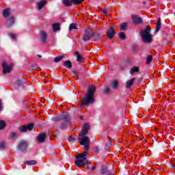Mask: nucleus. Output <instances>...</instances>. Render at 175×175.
I'll use <instances>...</instances> for the list:
<instances>
[{
    "label": "nucleus",
    "mask_w": 175,
    "mask_h": 175,
    "mask_svg": "<svg viewBox=\"0 0 175 175\" xmlns=\"http://www.w3.org/2000/svg\"><path fill=\"white\" fill-rule=\"evenodd\" d=\"M131 18L134 24H142L143 23V18L137 15H132Z\"/></svg>",
    "instance_id": "nucleus-8"
},
{
    "label": "nucleus",
    "mask_w": 175,
    "mask_h": 175,
    "mask_svg": "<svg viewBox=\"0 0 175 175\" xmlns=\"http://www.w3.org/2000/svg\"><path fill=\"white\" fill-rule=\"evenodd\" d=\"M14 24V17L11 16L7 21L8 27H12Z\"/></svg>",
    "instance_id": "nucleus-19"
},
{
    "label": "nucleus",
    "mask_w": 175,
    "mask_h": 175,
    "mask_svg": "<svg viewBox=\"0 0 175 175\" xmlns=\"http://www.w3.org/2000/svg\"><path fill=\"white\" fill-rule=\"evenodd\" d=\"M53 30L54 31V32H57V31H59V23L53 24Z\"/></svg>",
    "instance_id": "nucleus-25"
},
{
    "label": "nucleus",
    "mask_w": 175,
    "mask_h": 175,
    "mask_svg": "<svg viewBox=\"0 0 175 175\" xmlns=\"http://www.w3.org/2000/svg\"><path fill=\"white\" fill-rule=\"evenodd\" d=\"M135 80H136V78H132L130 80L127 81L126 82V88L128 90L131 89L132 85H133V83H135Z\"/></svg>",
    "instance_id": "nucleus-14"
},
{
    "label": "nucleus",
    "mask_w": 175,
    "mask_h": 175,
    "mask_svg": "<svg viewBox=\"0 0 175 175\" xmlns=\"http://www.w3.org/2000/svg\"><path fill=\"white\" fill-rule=\"evenodd\" d=\"M27 148H28V143H27V142H21L19 144L18 149L21 151L24 152V151H25L27 150Z\"/></svg>",
    "instance_id": "nucleus-10"
},
{
    "label": "nucleus",
    "mask_w": 175,
    "mask_h": 175,
    "mask_svg": "<svg viewBox=\"0 0 175 175\" xmlns=\"http://www.w3.org/2000/svg\"><path fill=\"white\" fill-rule=\"evenodd\" d=\"M16 84L17 85L20 86V85H23V81L21 79H18L16 81Z\"/></svg>",
    "instance_id": "nucleus-40"
},
{
    "label": "nucleus",
    "mask_w": 175,
    "mask_h": 175,
    "mask_svg": "<svg viewBox=\"0 0 175 175\" xmlns=\"http://www.w3.org/2000/svg\"><path fill=\"white\" fill-rule=\"evenodd\" d=\"M64 66L66 68H68V69H70L72 68V62L70 60H67L64 63Z\"/></svg>",
    "instance_id": "nucleus-23"
},
{
    "label": "nucleus",
    "mask_w": 175,
    "mask_h": 175,
    "mask_svg": "<svg viewBox=\"0 0 175 175\" xmlns=\"http://www.w3.org/2000/svg\"><path fill=\"white\" fill-rule=\"evenodd\" d=\"M151 61H152V56H151L150 55H149L146 57V64H150V62H151Z\"/></svg>",
    "instance_id": "nucleus-33"
},
{
    "label": "nucleus",
    "mask_w": 175,
    "mask_h": 175,
    "mask_svg": "<svg viewBox=\"0 0 175 175\" xmlns=\"http://www.w3.org/2000/svg\"><path fill=\"white\" fill-rule=\"evenodd\" d=\"M126 27H128V23H123L120 25V31H125L126 29Z\"/></svg>",
    "instance_id": "nucleus-24"
},
{
    "label": "nucleus",
    "mask_w": 175,
    "mask_h": 175,
    "mask_svg": "<svg viewBox=\"0 0 175 175\" xmlns=\"http://www.w3.org/2000/svg\"><path fill=\"white\" fill-rule=\"evenodd\" d=\"M38 143H43L44 140L46 139V133H41L40 134L38 137Z\"/></svg>",
    "instance_id": "nucleus-16"
},
{
    "label": "nucleus",
    "mask_w": 175,
    "mask_h": 175,
    "mask_svg": "<svg viewBox=\"0 0 175 175\" xmlns=\"http://www.w3.org/2000/svg\"><path fill=\"white\" fill-rule=\"evenodd\" d=\"M90 131V125L88 123H85L83 126L82 131L79 133L78 141L81 146H84L85 151L82 153H79L76 156L75 165L77 167H84L85 165H91V161L87 159V155H88V150H90V143L91 140L90 137L85 136L88 135V131Z\"/></svg>",
    "instance_id": "nucleus-1"
},
{
    "label": "nucleus",
    "mask_w": 175,
    "mask_h": 175,
    "mask_svg": "<svg viewBox=\"0 0 175 175\" xmlns=\"http://www.w3.org/2000/svg\"><path fill=\"white\" fill-rule=\"evenodd\" d=\"M116 35V31H114V27H110L109 29L107 31V36L109 39H113Z\"/></svg>",
    "instance_id": "nucleus-7"
},
{
    "label": "nucleus",
    "mask_w": 175,
    "mask_h": 175,
    "mask_svg": "<svg viewBox=\"0 0 175 175\" xmlns=\"http://www.w3.org/2000/svg\"><path fill=\"white\" fill-rule=\"evenodd\" d=\"M40 40L42 42V43H46L47 40V33L46 31H40Z\"/></svg>",
    "instance_id": "nucleus-11"
},
{
    "label": "nucleus",
    "mask_w": 175,
    "mask_h": 175,
    "mask_svg": "<svg viewBox=\"0 0 175 175\" xmlns=\"http://www.w3.org/2000/svg\"><path fill=\"white\" fill-rule=\"evenodd\" d=\"M151 27L146 26V27L142 30L141 36L144 43H151L152 42V36H151Z\"/></svg>",
    "instance_id": "nucleus-3"
},
{
    "label": "nucleus",
    "mask_w": 175,
    "mask_h": 175,
    "mask_svg": "<svg viewBox=\"0 0 175 175\" xmlns=\"http://www.w3.org/2000/svg\"><path fill=\"white\" fill-rule=\"evenodd\" d=\"M38 57H39V58H42V55H38Z\"/></svg>",
    "instance_id": "nucleus-45"
},
{
    "label": "nucleus",
    "mask_w": 175,
    "mask_h": 175,
    "mask_svg": "<svg viewBox=\"0 0 175 175\" xmlns=\"http://www.w3.org/2000/svg\"><path fill=\"white\" fill-rule=\"evenodd\" d=\"M119 38L122 40H125V39L126 38V36H125V33H124V32L119 33Z\"/></svg>",
    "instance_id": "nucleus-30"
},
{
    "label": "nucleus",
    "mask_w": 175,
    "mask_h": 175,
    "mask_svg": "<svg viewBox=\"0 0 175 175\" xmlns=\"http://www.w3.org/2000/svg\"><path fill=\"white\" fill-rule=\"evenodd\" d=\"M85 165H87V167H86L87 170H90V169H91V167H90V165H88L90 164H85Z\"/></svg>",
    "instance_id": "nucleus-42"
},
{
    "label": "nucleus",
    "mask_w": 175,
    "mask_h": 175,
    "mask_svg": "<svg viewBox=\"0 0 175 175\" xmlns=\"http://www.w3.org/2000/svg\"><path fill=\"white\" fill-rule=\"evenodd\" d=\"M47 3V1L46 0H42L40 2L37 3V9L38 10H42L43 8V6Z\"/></svg>",
    "instance_id": "nucleus-15"
},
{
    "label": "nucleus",
    "mask_w": 175,
    "mask_h": 175,
    "mask_svg": "<svg viewBox=\"0 0 175 175\" xmlns=\"http://www.w3.org/2000/svg\"><path fill=\"white\" fill-rule=\"evenodd\" d=\"M12 69H13L12 64H8L6 62L3 63V73H10Z\"/></svg>",
    "instance_id": "nucleus-6"
},
{
    "label": "nucleus",
    "mask_w": 175,
    "mask_h": 175,
    "mask_svg": "<svg viewBox=\"0 0 175 175\" xmlns=\"http://www.w3.org/2000/svg\"><path fill=\"white\" fill-rule=\"evenodd\" d=\"M159 29H161V18H159L157 22L156 32H158V31H159Z\"/></svg>",
    "instance_id": "nucleus-26"
},
{
    "label": "nucleus",
    "mask_w": 175,
    "mask_h": 175,
    "mask_svg": "<svg viewBox=\"0 0 175 175\" xmlns=\"http://www.w3.org/2000/svg\"><path fill=\"white\" fill-rule=\"evenodd\" d=\"M24 163L25 165H28L29 166H31L32 165H36V163H38V161L35 160L25 161Z\"/></svg>",
    "instance_id": "nucleus-20"
},
{
    "label": "nucleus",
    "mask_w": 175,
    "mask_h": 175,
    "mask_svg": "<svg viewBox=\"0 0 175 175\" xmlns=\"http://www.w3.org/2000/svg\"><path fill=\"white\" fill-rule=\"evenodd\" d=\"M85 0H72V5H80V3H83Z\"/></svg>",
    "instance_id": "nucleus-29"
},
{
    "label": "nucleus",
    "mask_w": 175,
    "mask_h": 175,
    "mask_svg": "<svg viewBox=\"0 0 175 175\" xmlns=\"http://www.w3.org/2000/svg\"><path fill=\"white\" fill-rule=\"evenodd\" d=\"M16 133H11L9 135L10 139H16Z\"/></svg>",
    "instance_id": "nucleus-34"
},
{
    "label": "nucleus",
    "mask_w": 175,
    "mask_h": 175,
    "mask_svg": "<svg viewBox=\"0 0 175 175\" xmlns=\"http://www.w3.org/2000/svg\"><path fill=\"white\" fill-rule=\"evenodd\" d=\"M108 12H109V10L108 9H103V13L104 14H107Z\"/></svg>",
    "instance_id": "nucleus-41"
},
{
    "label": "nucleus",
    "mask_w": 175,
    "mask_h": 175,
    "mask_svg": "<svg viewBox=\"0 0 175 175\" xmlns=\"http://www.w3.org/2000/svg\"><path fill=\"white\" fill-rule=\"evenodd\" d=\"M72 29H77V25L76 23H71L69 26V31H72Z\"/></svg>",
    "instance_id": "nucleus-28"
},
{
    "label": "nucleus",
    "mask_w": 175,
    "mask_h": 175,
    "mask_svg": "<svg viewBox=\"0 0 175 175\" xmlns=\"http://www.w3.org/2000/svg\"><path fill=\"white\" fill-rule=\"evenodd\" d=\"M62 3L64 6H72L73 5V0H62Z\"/></svg>",
    "instance_id": "nucleus-17"
},
{
    "label": "nucleus",
    "mask_w": 175,
    "mask_h": 175,
    "mask_svg": "<svg viewBox=\"0 0 175 175\" xmlns=\"http://www.w3.org/2000/svg\"><path fill=\"white\" fill-rule=\"evenodd\" d=\"M76 138H75L73 136L70 135L68 138V142H75Z\"/></svg>",
    "instance_id": "nucleus-38"
},
{
    "label": "nucleus",
    "mask_w": 175,
    "mask_h": 175,
    "mask_svg": "<svg viewBox=\"0 0 175 175\" xmlns=\"http://www.w3.org/2000/svg\"><path fill=\"white\" fill-rule=\"evenodd\" d=\"M139 67H133V68L131 69L130 73L131 75H133V73H136L139 72Z\"/></svg>",
    "instance_id": "nucleus-27"
},
{
    "label": "nucleus",
    "mask_w": 175,
    "mask_h": 175,
    "mask_svg": "<svg viewBox=\"0 0 175 175\" xmlns=\"http://www.w3.org/2000/svg\"><path fill=\"white\" fill-rule=\"evenodd\" d=\"M75 73L76 74V73H77V72L75 71Z\"/></svg>",
    "instance_id": "nucleus-47"
},
{
    "label": "nucleus",
    "mask_w": 175,
    "mask_h": 175,
    "mask_svg": "<svg viewBox=\"0 0 175 175\" xmlns=\"http://www.w3.org/2000/svg\"><path fill=\"white\" fill-rule=\"evenodd\" d=\"M95 94V88L94 86L90 87L88 90L87 94L83 98V105H91L95 102V98L94 95Z\"/></svg>",
    "instance_id": "nucleus-2"
},
{
    "label": "nucleus",
    "mask_w": 175,
    "mask_h": 175,
    "mask_svg": "<svg viewBox=\"0 0 175 175\" xmlns=\"http://www.w3.org/2000/svg\"><path fill=\"white\" fill-rule=\"evenodd\" d=\"M68 118H69V115L68 114H64L62 116V118L59 117H55L52 118V121H53V122H58L62 120H68Z\"/></svg>",
    "instance_id": "nucleus-9"
},
{
    "label": "nucleus",
    "mask_w": 175,
    "mask_h": 175,
    "mask_svg": "<svg viewBox=\"0 0 175 175\" xmlns=\"http://www.w3.org/2000/svg\"><path fill=\"white\" fill-rule=\"evenodd\" d=\"M75 55H77V62L81 63V62H84V59H83V57L81 56L80 53H79V51H76L75 52Z\"/></svg>",
    "instance_id": "nucleus-18"
},
{
    "label": "nucleus",
    "mask_w": 175,
    "mask_h": 175,
    "mask_svg": "<svg viewBox=\"0 0 175 175\" xmlns=\"http://www.w3.org/2000/svg\"><path fill=\"white\" fill-rule=\"evenodd\" d=\"M66 120V122L64 123H62L60 126V128L62 129H66V128H68V126H70V120L69 119V116L68 118V119H64Z\"/></svg>",
    "instance_id": "nucleus-12"
},
{
    "label": "nucleus",
    "mask_w": 175,
    "mask_h": 175,
    "mask_svg": "<svg viewBox=\"0 0 175 175\" xmlns=\"http://www.w3.org/2000/svg\"><path fill=\"white\" fill-rule=\"evenodd\" d=\"M33 128H35V124L31 123L27 125H25V126H21L19 127V132L21 133H25V132H28V131H32V129H33Z\"/></svg>",
    "instance_id": "nucleus-5"
},
{
    "label": "nucleus",
    "mask_w": 175,
    "mask_h": 175,
    "mask_svg": "<svg viewBox=\"0 0 175 175\" xmlns=\"http://www.w3.org/2000/svg\"><path fill=\"white\" fill-rule=\"evenodd\" d=\"M64 57V55H61L55 57L54 62H59V61H61Z\"/></svg>",
    "instance_id": "nucleus-32"
},
{
    "label": "nucleus",
    "mask_w": 175,
    "mask_h": 175,
    "mask_svg": "<svg viewBox=\"0 0 175 175\" xmlns=\"http://www.w3.org/2000/svg\"><path fill=\"white\" fill-rule=\"evenodd\" d=\"M143 3H144V4L146 3V1H144Z\"/></svg>",
    "instance_id": "nucleus-46"
},
{
    "label": "nucleus",
    "mask_w": 175,
    "mask_h": 175,
    "mask_svg": "<svg viewBox=\"0 0 175 175\" xmlns=\"http://www.w3.org/2000/svg\"><path fill=\"white\" fill-rule=\"evenodd\" d=\"M98 166V164L96 163H95L93 166L91 167V170L92 172H94V170H95V169H96V167Z\"/></svg>",
    "instance_id": "nucleus-39"
},
{
    "label": "nucleus",
    "mask_w": 175,
    "mask_h": 175,
    "mask_svg": "<svg viewBox=\"0 0 175 175\" xmlns=\"http://www.w3.org/2000/svg\"><path fill=\"white\" fill-rule=\"evenodd\" d=\"M101 174L103 175H112L111 171L107 170V167H106V166L101 167Z\"/></svg>",
    "instance_id": "nucleus-13"
},
{
    "label": "nucleus",
    "mask_w": 175,
    "mask_h": 175,
    "mask_svg": "<svg viewBox=\"0 0 175 175\" xmlns=\"http://www.w3.org/2000/svg\"><path fill=\"white\" fill-rule=\"evenodd\" d=\"M111 87L113 90H117V88H118V81L113 80L111 82Z\"/></svg>",
    "instance_id": "nucleus-22"
},
{
    "label": "nucleus",
    "mask_w": 175,
    "mask_h": 175,
    "mask_svg": "<svg viewBox=\"0 0 175 175\" xmlns=\"http://www.w3.org/2000/svg\"><path fill=\"white\" fill-rule=\"evenodd\" d=\"M172 167H174V169H175V163H173Z\"/></svg>",
    "instance_id": "nucleus-44"
},
{
    "label": "nucleus",
    "mask_w": 175,
    "mask_h": 175,
    "mask_svg": "<svg viewBox=\"0 0 175 175\" xmlns=\"http://www.w3.org/2000/svg\"><path fill=\"white\" fill-rule=\"evenodd\" d=\"M6 126V123L3 120H0V129H4Z\"/></svg>",
    "instance_id": "nucleus-31"
},
{
    "label": "nucleus",
    "mask_w": 175,
    "mask_h": 175,
    "mask_svg": "<svg viewBox=\"0 0 175 175\" xmlns=\"http://www.w3.org/2000/svg\"><path fill=\"white\" fill-rule=\"evenodd\" d=\"M2 109H3L2 104L0 103V111L1 110H2Z\"/></svg>",
    "instance_id": "nucleus-43"
},
{
    "label": "nucleus",
    "mask_w": 175,
    "mask_h": 175,
    "mask_svg": "<svg viewBox=\"0 0 175 175\" xmlns=\"http://www.w3.org/2000/svg\"><path fill=\"white\" fill-rule=\"evenodd\" d=\"M5 147H6V144L3 142L0 143V150H5Z\"/></svg>",
    "instance_id": "nucleus-36"
},
{
    "label": "nucleus",
    "mask_w": 175,
    "mask_h": 175,
    "mask_svg": "<svg viewBox=\"0 0 175 175\" xmlns=\"http://www.w3.org/2000/svg\"><path fill=\"white\" fill-rule=\"evenodd\" d=\"M94 36V32L92 31V29L90 28H86L85 29V33L83 36V40L84 42H87L91 39Z\"/></svg>",
    "instance_id": "nucleus-4"
},
{
    "label": "nucleus",
    "mask_w": 175,
    "mask_h": 175,
    "mask_svg": "<svg viewBox=\"0 0 175 175\" xmlns=\"http://www.w3.org/2000/svg\"><path fill=\"white\" fill-rule=\"evenodd\" d=\"M9 36H10V38H11V39H16L17 38V34H14L13 33H10Z\"/></svg>",
    "instance_id": "nucleus-35"
},
{
    "label": "nucleus",
    "mask_w": 175,
    "mask_h": 175,
    "mask_svg": "<svg viewBox=\"0 0 175 175\" xmlns=\"http://www.w3.org/2000/svg\"><path fill=\"white\" fill-rule=\"evenodd\" d=\"M104 92L105 94H109L110 93V88H109L108 87H105L104 88Z\"/></svg>",
    "instance_id": "nucleus-37"
},
{
    "label": "nucleus",
    "mask_w": 175,
    "mask_h": 175,
    "mask_svg": "<svg viewBox=\"0 0 175 175\" xmlns=\"http://www.w3.org/2000/svg\"><path fill=\"white\" fill-rule=\"evenodd\" d=\"M10 15V8H6L5 10H3V17H9Z\"/></svg>",
    "instance_id": "nucleus-21"
}]
</instances>
